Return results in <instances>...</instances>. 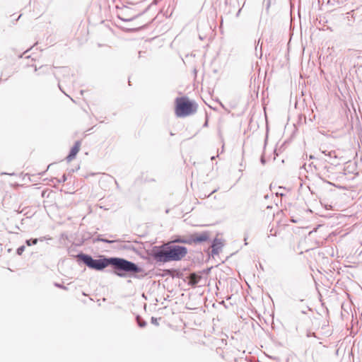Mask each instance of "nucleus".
I'll return each mask as SVG.
<instances>
[{
	"label": "nucleus",
	"mask_w": 362,
	"mask_h": 362,
	"mask_svg": "<svg viewBox=\"0 0 362 362\" xmlns=\"http://www.w3.org/2000/svg\"><path fill=\"white\" fill-rule=\"evenodd\" d=\"M187 254L185 246L175 245L170 242L160 246H155L151 250V256L156 262H170L181 260Z\"/></svg>",
	"instance_id": "1"
},
{
	"label": "nucleus",
	"mask_w": 362,
	"mask_h": 362,
	"mask_svg": "<svg viewBox=\"0 0 362 362\" xmlns=\"http://www.w3.org/2000/svg\"><path fill=\"white\" fill-rule=\"evenodd\" d=\"M77 259L90 269L95 270H102L109 265H113V257H100L98 259H93L88 255L81 253L77 255Z\"/></svg>",
	"instance_id": "2"
},
{
	"label": "nucleus",
	"mask_w": 362,
	"mask_h": 362,
	"mask_svg": "<svg viewBox=\"0 0 362 362\" xmlns=\"http://www.w3.org/2000/svg\"><path fill=\"white\" fill-rule=\"evenodd\" d=\"M197 105L187 97L177 98L175 100V115L178 117H185L194 114Z\"/></svg>",
	"instance_id": "3"
},
{
	"label": "nucleus",
	"mask_w": 362,
	"mask_h": 362,
	"mask_svg": "<svg viewBox=\"0 0 362 362\" xmlns=\"http://www.w3.org/2000/svg\"><path fill=\"white\" fill-rule=\"evenodd\" d=\"M115 272H141V269L132 262L115 257Z\"/></svg>",
	"instance_id": "4"
},
{
	"label": "nucleus",
	"mask_w": 362,
	"mask_h": 362,
	"mask_svg": "<svg viewBox=\"0 0 362 362\" xmlns=\"http://www.w3.org/2000/svg\"><path fill=\"white\" fill-rule=\"evenodd\" d=\"M184 274L185 273H177L178 277L183 278L185 281H187L188 285L192 287H195L202 279L199 273H185L187 275Z\"/></svg>",
	"instance_id": "5"
},
{
	"label": "nucleus",
	"mask_w": 362,
	"mask_h": 362,
	"mask_svg": "<svg viewBox=\"0 0 362 362\" xmlns=\"http://www.w3.org/2000/svg\"><path fill=\"white\" fill-rule=\"evenodd\" d=\"M80 147L81 142L79 141H76L74 146L71 148L69 154L66 157L67 161L70 162L75 158L80 150Z\"/></svg>",
	"instance_id": "6"
},
{
	"label": "nucleus",
	"mask_w": 362,
	"mask_h": 362,
	"mask_svg": "<svg viewBox=\"0 0 362 362\" xmlns=\"http://www.w3.org/2000/svg\"><path fill=\"white\" fill-rule=\"evenodd\" d=\"M195 243H202L206 242L209 239V235L208 232H203L202 233H193Z\"/></svg>",
	"instance_id": "7"
},
{
	"label": "nucleus",
	"mask_w": 362,
	"mask_h": 362,
	"mask_svg": "<svg viewBox=\"0 0 362 362\" xmlns=\"http://www.w3.org/2000/svg\"><path fill=\"white\" fill-rule=\"evenodd\" d=\"M223 244L221 243V240L218 238H215L213 241L211 247V253L212 255H217L218 254L219 250L222 247Z\"/></svg>",
	"instance_id": "8"
},
{
	"label": "nucleus",
	"mask_w": 362,
	"mask_h": 362,
	"mask_svg": "<svg viewBox=\"0 0 362 362\" xmlns=\"http://www.w3.org/2000/svg\"><path fill=\"white\" fill-rule=\"evenodd\" d=\"M185 238L186 237H182V236H177L175 238H174L170 243L175 244V243H185Z\"/></svg>",
	"instance_id": "9"
},
{
	"label": "nucleus",
	"mask_w": 362,
	"mask_h": 362,
	"mask_svg": "<svg viewBox=\"0 0 362 362\" xmlns=\"http://www.w3.org/2000/svg\"><path fill=\"white\" fill-rule=\"evenodd\" d=\"M185 244H188V245L196 244L195 241H194V238L193 234H192L189 236H187V237L185 238Z\"/></svg>",
	"instance_id": "10"
},
{
	"label": "nucleus",
	"mask_w": 362,
	"mask_h": 362,
	"mask_svg": "<svg viewBox=\"0 0 362 362\" xmlns=\"http://www.w3.org/2000/svg\"><path fill=\"white\" fill-rule=\"evenodd\" d=\"M37 241H38V239L35 238V239L27 240L25 243H26L27 245L31 246V245H36Z\"/></svg>",
	"instance_id": "11"
},
{
	"label": "nucleus",
	"mask_w": 362,
	"mask_h": 362,
	"mask_svg": "<svg viewBox=\"0 0 362 362\" xmlns=\"http://www.w3.org/2000/svg\"><path fill=\"white\" fill-rule=\"evenodd\" d=\"M25 248V247L24 245H22V246L19 247L17 249V254L18 255H21L23 254V252H24Z\"/></svg>",
	"instance_id": "12"
},
{
	"label": "nucleus",
	"mask_w": 362,
	"mask_h": 362,
	"mask_svg": "<svg viewBox=\"0 0 362 362\" xmlns=\"http://www.w3.org/2000/svg\"><path fill=\"white\" fill-rule=\"evenodd\" d=\"M117 18H119V19H121L122 21H132V20H133V19H134V18H133V17H131V18H122V17L120 16V15H119V14H117Z\"/></svg>",
	"instance_id": "13"
},
{
	"label": "nucleus",
	"mask_w": 362,
	"mask_h": 362,
	"mask_svg": "<svg viewBox=\"0 0 362 362\" xmlns=\"http://www.w3.org/2000/svg\"><path fill=\"white\" fill-rule=\"evenodd\" d=\"M322 153H324L325 156H328L331 157L333 152L329 151L327 153L326 151H322Z\"/></svg>",
	"instance_id": "14"
},
{
	"label": "nucleus",
	"mask_w": 362,
	"mask_h": 362,
	"mask_svg": "<svg viewBox=\"0 0 362 362\" xmlns=\"http://www.w3.org/2000/svg\"><path fill=\"white\" fill-rule=\"evenodd\" d=\"M260 162L262 164L264 165L266 163V160H265V158L264 156V155H262L261 156V158H260Z\"/></svg>",
	"instance_id": "15"
},
{
	"label": "nucleus",
	"mask_w": 362,
	"mask_h": 362,
	"mask_svg": "<svg viewBox=\"0 0 362 362\" xmlns=\"http://www.w3.org/2000/svg\"><path fill=\"white\" fill-rule=\"evenodd\" d=\"M66 180V177L65 175H64L62 176V180H60V182H64Z\"/></svg>",
	"instance_id": "16"
},
{
	"label": "nucleus",
	"mask_w": 362,
	"mask_h": 362,
	"mask_svg": "<svg viewBox=\"0 0 362 362\" xmlns=\"http://www.w3.org/2000/svg\"><path fill=\"white\" fill-rule=\"evenodd\" d=\"M163 272H178V271L176 269H163Z\"/></svg>",
	"instance_id": "17"
},
{
	"label": "nucleus",
	"mask_w": 362,
	"mask_h": 362,
	"mask_svg": "<svg viewBox=\"0 0 362 362\" xmlns=\"http://www.w3.org/2000/svg\"><path fill=\"white\" fill-rule=\"evenodd\" d=\"M211 268H212V267H211V268H207V269H203L202 272H210V271H211Z\"/></svg>",
	"instance_id": "18"
},
{
	"label": "nucleus",
	"mask_w": 362,
	"mask_h": 362,
	"mask_svg": "<svg viewBox=\"0 0 362 362\" xmlns=\"http://www.w3.org/2000/svg\"><path fill=\"white\" fill-rule=\"evenodd\" d=\"M276 195L284 196V193L281 191L277 192Z\"/></svg>",
	"instance_id": "19"
},
{
	"label": "nucleus",
	"mask_w": 362,
	"mask_h": 362,
	"mask_svg": "<svg viewBox=\"0 0 362 362\" xmlns=\"http://www.w3.org/2000/svg\"><path fill=\"white\" fill-rule=\"evenodd\" d=\"M276 195L284 196V193L281 191L277 192Z\"/></svg>",
	"instance_id": "20"
},
{
	"label": "nucleus",
	"mask_w": 362,
	"mask_h": 362,
	"mask_svg": "<svg viewBox=\"0 0 362 362\" xmlns=\"http://www.w3.org/2000/svg\"><path fill=\"white\" fill-rule=\"evenodd\" d=\"M217 191V189H215L214 190L212 191V192L208 195V197H209L211 194L214 193L215 192Z\"/></svg>",
	"instance_id": "21"
},
{
	"label": "nucleus",
	"mask_w": 362,
	"mask_h": 362,
	"mask_svg": "<svg viewBox=\"0 0 362 362\" xmlns=\"http://www.w3.org/2000/svg\"><path fill=\"white\" fill-rule=\"evenodd\" d=\"M240 11H241V8L238 10V13H237V14H236V16H239V14H240Z\"/></svg>",
	"instance_id": "22"
},
{
	"label": "nucleus",
	"mask_w": 362,
	"mask_h": 362,
	"mask_svg": "<svg viewBox=\"0 0 362 362\" xmlns=\"http://www.w3.org/2000/svg\"><path fill=\"white\" fill-rule=\"evenodd\" d=\"M100 240L102 241H105V240H103V239H100ZM106 242H107V240H106ZM113 241L112 240H110L108 241V243H112Z\"/></svg>",
	"instance_id": "23"
},
{
	"label": "nucleus",
	"mask_w": 362,
	"mask_h": 362,
	"mask_svg": "<svg viewBox=\"0 0 362 362\" xmlns=\"http://www.w3.org/2000/svg\"><path fill=\"white\" fill-rule=\"evenodd\" d=\"M313 158H315V157L313 156H312V155L310 156V159H313Z\"/></svg>",
	"instance_id": "24"
},
{
	"label": "nucleus",
	"mask_w": 362,
	"mask_h": 362,
	"mask_svg": "<svg viewBox=\"0 0 362 362\" xmlns=\"http://www.w3.org/2000/svg\"><path fill=\"white\" fill-rule=\"evenodd\" d=\"M215 158H216V156H212V157L211 158V160H215Z\"/></svg>",
	"instance_id": "25"
},
{
	"label": "nucleus",
	"mask_w": 362,
	"mask_h": 362,
	"mask_svg": "<svg viewBox=\"0 0 362 362\" xmlns=\"http://www.w3.org/2000/svg\"><path fill=\"white\" fill-rule=\"evenodd\" d=\"M117 274L118 275H119V276H122V273L117 272Z\"/></svg>",
	"instance_id": "26"
},
{
	"label": "nucleus",
	"mask_w": 362,
	"mask_h": 362,
	"mask_svg": "<svg viewBox=\"0 0 362 362\" xmlns=\"http://www.w3.org/2000/svg\"><path fill=\"white\" fill-rule=\"evenodd\" d=\"M216 247H218L219 245H218V243H216Z\"/></svg>",
	"instance_id": "27"
},
{
	"label": "nucleus",
	"mask_w": 362,
	"mask_h": 362,
	"mask_svg": "<svg viewBox=\"0 0 362 362\" xmlns=\"http://www.w3.org/2000/svg\"><path fill=\"white\" fill-rule=\"evenodd\" d=\"M63 70H64V71H67V69L64 68V69H63Z\"/></svg>",
	"instance_id": "28"
}]
</instances>
